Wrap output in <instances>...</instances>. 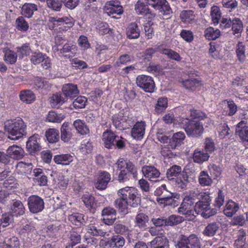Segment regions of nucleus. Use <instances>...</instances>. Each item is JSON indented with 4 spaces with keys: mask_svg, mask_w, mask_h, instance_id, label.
I'll return each instance as SVG.
<instances>
[{
    "mask_svg": "<svg viewBox=\"0 0 248 248\" xmlns=\"http://www.w3.org/2000/svg\"><path fill=\"white\" fill-rule=\"evenodd\" d=\"M73 126L81 135H84L89 133V129L83 121L80 119L76 120L74 122Z\"/></svg>",
    "mask_w": 248,
    "mask_h": 248,
    "instance_id": "8fccbe9b",
    "label": "nucleus"
},
{
    "mask_svg": "<svg viewBox=\"0 0 248 248\" xmlns=\"http://www.w3.org/2000/svg\"><path fill=\"white\" fill-rule=\"evenodd\" d=\"M112 121L113 125L117 129L121 130L127 127V125L124 124V123L126 122L128 120L124 116V113L123 111L114 115L112 117Z\"/></svg>",
    "mask_w": 248,
    "mask_h": 248,
    "instance_id": "cd10ccee",
    "label": "nucleus"
},
{
    "mask_svg": "<svg viewBox=\"0 0 248 248\" xmlns=\"http://www.w3.org/2000/svg\"><path fill=\"white\" fill-rule=\"evenodd\" d=\"M239 204L232 200L226 203L223 210L224 214L228 217H232L239 209Z\"/></svg>",
    "mask_w": 248,
    "mask_h": 248,
    "instance_id": "72a5a7b5",
    "label": "nucleus"
},
{
    "mask_svg": "<svg viewBox=\"0 0 248 248\" xmlns=\"http://www.w3.org/2000/svg\"><path fill=\"white\" fill-rule=\"evenodd\" d=\"M32 180L34 184L39 186H46L47 185V177L45 175L43 170L36 168L33 170Z\"/></svg>",
    "mask_w": 248,
    "mask_h": 248,
    "instance_id": "aec40b11",
    "label": "nucleus"
},
{
    "mask_svg": "<svg viewBox=\"0 0 248 248\" xmlns=\"http://www.w3.org/2000/svg\"><path fill=\"white\" fill-rule=\"evenodd\" d=\"M111 179L110 174L105 171H101L98 175L97 181L95 184V187L100 190H104Z\"/></svg>",
    "mask_w": 248,
    "mask_h": 248,
    "instance_id": "b1692460",
    "label": "nucleus"
},
{
    "mask_svg": "<svg viewBox=\"0 0 248 248\" xmlns=\"http://www.w3.org/2000/svg\"><path fill=\"white\" fill-rule=\"evenodd\" d=\"M135 10L138 15L146 16L148 19L155 17V14L152 12L148 6L142 0H139L135 5Z\"/></svg>",
    "mask_w": 248,
    "mask_h": 248,
    "instance_id": "f3484780",
    "label": "nucleus"
},
{
    "mask_svg": "<svg viewBox=\"0 0 248 248\" xmlns=\"http://www.w3.org/2000/svg\"><path fill=\"white\" fill-rule=\"evenodd\" d=\"M66 101L62 94H54L50 99V104L53 108H58Z\"/></svg>",
    "mask_w": 248,
    "mask_h": 248,
    "instance_id": "13d9d810",
    "label": "nucleus"
},
{
    "mask_svg": "<svg viewBox=\"0 0 248 248\" xmlns=\"http://www.w3.org/2000/svg\"><path fill=\"white\" fill-rule=\"evenodd\" d=\"M142 175L151 182H156L160 176L158 169L153 165H144L141 168Z\"/></svg>",
    "mask_w": 248,
    "mask_h": 248,
    "instance_id": "f8f14e48",
    "label": "nucleus"
},
{
    "mask_svg": "<svg viewBox=\"0 0 248 248\" xmlns=\"http://www.w3.org/2000/svg\"><path fill=\"white\" fill-rule=\"evenodd\" d=\"M39 140L38 134H34L29 138L26 143V148L30 154L35 153L41 150V146L38 141Z\"/></svg>",
    "mask_w": 248,
    "mask_h": 248,
    "instance_id": "412c9836",
    "label": "nucleus"
},
{
    "mask_svg": "<svg viewBox=\"0 0 248 248\" xmlns=\"http://www.w3.org/2000/svg\"><path fill=\"white\" fill-rule=\"evenodd\" d=\"M176 246L177 248H201V242L197 235L192 234L188 237L183 235Z\"/></svg>",
    "mask_w": 248,
    "mask_h": 248,
    "instance_id": "0eeeda50",
    "label": "nucleus"
},
{
    "mask_svg": "<svg viewBox=\"0 0 248 248\" xmlns=\"http://www.w3.org/2000/svg\"><path fill=\"white\" fill-rule=\"evenodd\" d=\"M114 231L117 234L128 235L130 232L128 227L123 224L120 221H117L114 225Z\"/></svg>",
    "mask_w": 248,
    "mask_h": 248,
    "instance_id": "864d4df0",
    "label": "nucleus"
},
{
    "mask_svg": "<svg viewBox=\"0 0 248 248\" xmlns=\"http://www.w3.org/2000/svg\"><path fill=\"white\" fill-rule=\"evenodd\" d=\"M46 5L48 8L55 12H59L62 7V0H46Z\"/></svg>",
    "mask_w": 248,
    "mask_h": 248,
    "instance_id": "69168bd1",
    "label": "nucleus"
},
{
    "mask_svg": "<svg viewBox=\"0 0 248 248\" xmlns=\"http://www.w3.org/2000/svg\"><path fill=\"white\" fill-rule=\"evenodd\" d=\"M245 46L242 42H239L236 47V53L237 59L241 62H243L246 60Z\"/></svg>",
    "mask_w": 248,
    "mask_h": 248,
    "instance_id": "bf43d9fd",
    "label": "nucleus"
},
{
    "mask_svg": "<svg viewBox=\"0 0 248 248\" xmlns=\"http://www.w3.org/2000/svg\"><path fill=\"white\" fill-rule=\"evenodd\" d=\"M44 200L36 195H31L28 199V205L30 211L36 214L41 212L44 208Z\"/></svg>",
    "mask_w": 248,
    "mask_h": 248,
    "instance_id": "9d476101",
    "label": "nucleus"
},
{
    "mask_svg": "<svg viewBox=\"0 0 248 248\" xmlns=\"http://www.w3.org/2000/svg\"><path fill=\"white\" fill-rule=\"evenodd\" d=\"M182 172L183 170L181 166L173 165L167 170L166 177L169 180L174 182Z\"/></svg>",
    "mask_w": 248,
    "mask_h": 248,
    "instance_id": "58836bf2",
    "label": "nucleus"
},
{
    "mask_svg": "<svg viewBox=\"0 0 248 248\" xmlns=\"http://www.w3.org/2000/svg\"><path fill=\"white\" fill-rule=\"evenodd\" d=\"M155 9L158 10L159 13L165 16H170L172 13V9L166 0H163Z\"/></svg>",
    "mask_w": 248,
    "mask_h": 248,
    "instance_id": "5fc2aeb1",
    "label": "nucleus"
},
{
    "mask_svg": "<svg viewBox=\"0 0 248 248\" xmlns=\"http://www.w3.org/2000/svg\"><path fill=\"white\" fill-rule=\"evenodd\" d=\"M89 224L87 226L88 232L93 236H104L106 232L100 228V222L95 218H89Z\"/></svg>",
    "mask_w": 248,
    "mask_h": 248,
    "instance_id": "2eb2a0df",
    "label": "nucleus"
},
{
    "mask_svg": "<svg viewBox=\"0 0 248 248\" xmlns=\"http://www.w3.org/2000/svg\"><path fill=\"white\" fill-rule=\"evenodd\" d=\"M140 30L135 22L128 24L126 29L127 37L130 39L138 38L140 35Z\"/></svg>",
    "mask_w": 248,
    "mask_h": 248,
    "instance_id": "c9c22d12",
    "label": "nucleus"
},
{
    "mask_svg": "<svg viewBox=\"0 0 248 248\" xmlns=\"http://www.w3.org/2000/svg\"><path fill=\"white\" fill-rule=\"evenodd\" d=\"M60 133L55 128H49L46 132V137L49 143H54L58 142L60 139Z\"/></svg>",
    "mask_w": 248,
    "mask_h": 248,
    "instance_id": "de8ad7c7",
    "label": "nucleus"
},
{
    "mask_svg": "<svg viewBox=\"0 0 248 248\" xmlns=\"http://www.w3.org/2000/svg\"><path fill=\"white\" fill-rule=\"evenodd\" d=\"M178 212L184 215L187 220H190L194 219V206L190 205L186 202L183 201L180 206L178 208Z\"/></svg>",
    "mask_w": 248,
    "mask_h": 248,
    "instance_id": "5701e85b",
    "label": "nucleus"
},
{
    "mask_svg": "<svg viewBox=\"0 0 248 248\" xmlns=\"http://www.w3.org/2000/svg\"><path fill=\"white\" fill-rule=\"evenodd\" d=\"M75 132L74 127L68 123H64L61 128V139L64 142L68 143L73 138Z\"/></svg>",
    "mask_w": 248,
    "mask_h": 248,
    "instance_id": "ddd939ff",
    "label": "nucleus"
},
{
    "mask_svg": "<svg viewBox=\"0 0 248 248\" xmlns=\"http://www.w3.org/2000/svg\"><path fill=\"white\" fill-rule=\"evenodd\" d=\"M116 135L111 131L107 130L103 134V140L105 147L112 149L115 147V141Z\"/></svg>",
    "mask_w": 248,
    "mask_h": 248,
    "instance_id": "f704fd0d",
    "label": "nucleus"
},
{
    "mask_svg": "<svg viewBox=\"0 0 248 248\" xmlns=\"http://www.w3.org/2000/svg\"><path fill=\"white\" fill-rule=\"evenodd\" d=\"M16 28L19 31L25 32L29 29V26L28 22L22 16L18 17L16 19Z\"/></svg>",
    "mask_w": 248,
    "mask_h": 248,
    "instance_id": "774afa93",
    "label": "nucleus"
},
{
    "mask_svg": "<svg viewBox=\"0 0 248 248\" xmlns=\"http://www.w3.org/2000/svg\"><path fill=\"white\" fill-rule=\"evenodd\" d=\"M235 133L243 143H248V125L246 121L242 120L237 124Z\"/></svg>",
    "mask_w": 248,
    "mask_h": 248,
    "instance_id": "4468645a",
    "label": "nucleus"
},
{
    "mask_svg": "<svg viewBox=\"0 0 248 248\" xmlns=\"http://www.w3.org/2000/svg\"><path fill=\"white\" fill-rule=\"evenodd\" d=\"M124 243L125 240L123 237L114 235L107 241L106 246L112 248H121L124 246Z\"/></svg>",
    "mask_w": 248,
    "mask_h": 248,
    "instance_id": "79ce46f5",
    "label": "nucleus"
},
{
    "mask_svg": "<svg viewBox=\"0 0 248 248\" xmlns=\"http://www.w3.org/2000/svg\"><path fill=\"white\" fill-rule=\"evenodd\" d=\"M209 154L200 149H196L193 154V159L194 162L201 164L208 160Z\"/></svg>",
    "mask_w": 248,
    "mask_h": 248,
    "instance_id": "37998d69",
    "label": "nucleus"
},
{
    "mask_svg": "<svg viewBox=\"0 0 248 248\" xmlns=\"http://www.w3.org/2000/svg\"><path fill=\"white\" fill-rule=\"evenodd\" d=\"M4 129L11 140H17L26 135L27 125L22 119L17 117L10 119L4 123Z\"/></svg>",
    "mask_w": 248,
    "mask_h": 248,
    "instance_id": "f03ea898",
    "label": "nucleus"
},
{
    "mask_svg": "<svg viewBox=\"0 0 248 248\" xmlns=\"http://www.w3.org/2000/svg\"><path fill=\"white\" fill-rule=\"evenodd\" d=\"M16 167L18 172L27 173L31 171L32 169V164L31 163L20 161L16 164Z\"/></svg>",
    "mask_w": 248,
    "mask_h": 248,
    "instance_id": "680f3d73",
    "label": "nucleus"
},
{
    "mask_svg": "<svg viewBox=\"0 0 248 248\" xmlns=\"http://www.w3.org/2000/svg\"><path fill=\"white\" fill-rule=\"evenodd\" d=\"M7 150V153L10 155L11 158L15 160H20L23 158L25 155L24 150L20 146L13 145L9 146Z\"/></svg>",
    "mask_w": 248,
    "mask_h": 248,
    "instance_id": "c85d7f7f",
    "label": "nucleus"
},
{
    "mask_svg": "<svg viewBox=\"0 0 248 248\" xmlns=\"http://www.w3.org/2000/svg\"><path fill=\"white\" fill-rule=\"evenodd\" d=\"M225 197V192L223 190L219 189L217 192V195L214 201L213 206L215 207L214 208L217 210V209H219L224 204Z\"/></svg>",
    "mask_w": 248,
    "mask_h": 248,
    "instance_id": "e2e57ef3",
    "label": "nucleus"
},
{
    "mask_svg": "<svg viewBox=\"0 0 248 248\" xmlns=\"http://www.w3.org/2000/svg\"><path fill=\"white\" fill-rule=\"evenodd\" d=\"M185 130L188 136L198 137L203 133L204 129L201 122L195 120H187Z\"/></svg>",
    "mask_w": 248,
    "mask_h": 248,
    "instance_id": "423d86ee",
    "label": "nucleus"
},
{
    "mask_svg": "<svg viewBox=\"0 0 248 248\" xmlns=\"http://www.w3.org/2000/svg\"><path fill=\"white\" fill-rule=\"evenodd\" d=\"M62 91L63 92L62 94L65 97V99L67 97L73 99L78 96L79 93L78 86L72 83L64 84L62 87Z\"/></svg>",
    "mask_w": 248,
    "mask_h": 248,
    "instance_id": "393cba45",
    "label": "nucleus"
},
{
    "mask_svg": "<svg viewBox=\"0 0 248 248\" xmlns=\"http://www.w3.org/2000/svg\"><path fill=\"white\" fill-rule=\"evenodd\" d=\"M204 35L205 38L209 40H216L220 36V31L217 29L210 27L205 30Z\"/></svg>",
    "mask_w": 248,
    "mask_h": 248,
    "instance_id": "6e6d98bb",
    "label": "nucleus"
},
{
    "mask_svg": "<svg viewBox=\"0 0 248 248\" xmlns=\"http://www.w3.org/2000/svg\"><path fill=\"white\" fill-rule=\"evenodd\" d=\"M168 107V99L166 97H162L157 99L155 105V111L160 114L165 111Z\"/></svg>",
    "mask_w": 248,
    "mask_h": 248,
    "instance_id": "603ef678",
    "label": "nucleus"
},
{
    "mask_svg": "<svg viewBox=\"0 0 248 248\" xmlns=\"http://www.w3.org/2000/svg\"><path fill=\"white\" fill-rule=\"evenodd\" d=\"M13 202L11 207V213L13 216H22L25 213V208L22 202L19 200H12Z\"/></svg>",
    "mask_w": 248,
    "mask_h": 248,
    "instance_id": "4c0bfd02",
    "label": "nucleus"
},
{
    "mask_svg": "<svg viewBox=\"0 0 248 248\" xmlns=\"http://www.w3.org/2000/svg\"><path fill=\"white\" fill-rule=\"evenodd\" d=\"M199 182L202 186H210L213 183L211 177L207 171H202L199 176Z\"/></svg>",
    "mask_w": 248,
    "mask_h": 248,
    "instance_id": "3c124183",
    "label": "nucleus"
},
{
    "mask_svg": "<svg viewBox=\"0 0 248 248\" xmlns=\"http://www.w3.org/2000/svg\"><path fill=\"white\" fill-rule=\"evenodd\" d=\"M102 216L103 222L108 225H112L116 221V210L112 207L108 206L103 208L102 211Z\"/></svg>",
    "mask_w": 248,
    "mask_h": 248,
    "instance_id": "dca6fc26",
    "label": "nucleus"
},
{
    "mask_svg": "<svg viewBox=\"0 0 248 248\" xmlns=\"http://www.w3.org/2000/svg\"><path fill=\"white\" fill-rule=\"evenodd\" d=\"M204 194H205V192H200L198 189L187 191L183 194V201L190 205L194 206L198 202V200L201 199Z\"/></svg>",
    "mask_w": 248,
    "mask_h": 248,
    "instance_id": "9b49d317",
    "label": "nucleus"
},
{
    "mask_svg": "<svg viewBox=\"0 0 248 248\" xmlns=\"http://www.w3.org/2000/svg\"><path fill=\"white\" fill-rule=\"evenodd\" d=\"M246 230L240 229L237 233V239L235 240L234 246L235 248H247L246 240L247 238Z\"/></svg>",
    "mask_w": 248,
    "mask_h": 248,
    "instance_id": "e433bc0d",
    "label": "nucleus"
},
{
    "mask_svg": "<svg viewBox=\"0 0 248 248\" xmlns=\"http://www.w3.org/2000/svg\"><path fill=\"white\" fill-rule=\"evenodd\" d=\"M20 243L16 237L6 238L3 244V248H19Z\"/></svg>",
    "mask_w": 248,
    "mask_h": 248,
    "instance_id": "4d7b16f0",
    "label": "nucleus"
},
{
    "mask_svg": "<svg viewBox=\"0 0 248 248\" xmlns=\"http://www.w3.org/2000/svg\"><path fill=\"white\" fill-rule=\"evenodd\" d=\"M77 46L71 43L65 44L62 48L60 49L61 53L63 54L68 53V54H65V56H68L69 58L74 56L77 53Z\"/></svg>",
    "mask_w": 248,
    "mask_h": 248,
    "instance_id": "a18cd8bd",
    "label": "nucleus"
},
{
    "mask_svg": "<svg viewBox=\"0 0 248 248\" xmlns=\"http://www.w3.org/2000/svg\"><path fill=\"white\" fill-rule=\"evenodd\" d=\"M186 138L183 132H178L173 134L172 138L170 139L169 144L171 150L175 149L177 147L180 146Z\"/></svg>",
    "mask_w": 248,
    "mask_h": 248,
    "instance_id": "2f4dec72",
    "label": "nucleus"
},
{
    "mask_svg": "<svg viewBox=\"0 0 248 248\" xmlns=\"http://www.w3.org/2000/svg\"><path fill=\"white\" fill-rule=\"evenodd\" d=\"M154 194L157 196L156 201L158 203L164 207L166 206L174 207L177 204V201L174 199L175 193L169 191L165 184L157 187Z\"/></svg>",
    "mask_w": 248,
    "mask_h": 248,
    "instance_id": "7ed1b4c3",
    "label": "nucleus"
},
{
    "mask_svg": "<svg viewBox=\"0 0 248 248\" xmlns=\"http://www.w3.org/2000/svg\"><path fill=\"white\" fill-rule=\"evenodd\" d=\"M34 83L38 89H41L48 90L51 88V85L48 81L41 78L37 77L35 78Z\"/></svg>",
    "mask_w": 248,
    "mask_h": 248,
    "instance_id": "0e129e2a",
    "label": "nucleus"
},
{
    "mask_svg": "<svg viewBox=\"0 0 248 248\" xmlns=\"http://www.w3.org/2000/svg\"><path fill=\"white\" fill-rule=\"evenodd\" d=\"M104 11L109 16L116 14L121 15L124 13L122 6L119 1H110L108 2L104 8Z\"/></svg>",
    "mask_w": 248,
    "mask_h": 248,
    "instance_id": "6ab92c4d",
    "label": "nucleus"
},
{
    "mask_svg": "<svg viewBox=\"0 0 248 248\" xmlns=\"http://www.w3.org/2000/svg\"><path fill=\"white\" fill-rule=\"evenodd\" d=\"M219 229V225L216 222H211L207 224L202 232V234L206 236H214Z\"/></svg>",
    "mask_w": 248,
    "mask_h": 248,
    "instance_id": "c03bdc74",
    "label": "nucleus"
},
{
    "mask_svg": "<svg viewBox=\"0 0 248 248\" xmlns=\"http://www.w3.org/2000/svg\"><path fill=\"white\" fill-rule=\"evenodd\" d=\"M118 170L125 169L135 180L138 179V169L133 162L129 160L120 158L116 163Z\"/></svg>",
    "mask_w": 248,
    "mask_h": 248,
    "instance_id": "6e6552de",
    "label": "nucleus"
},
{
    "mask_svg": "<svg viewBox=\"0 0 248 248\" xmlns=\"http://www.w3.org/2000/svg\"><path fill=\"white\" fill-rule=\"evenodd\" d=\"M157 50L161 54L166 55L169 59L177 62H180L182 59L179 53L170 48H166L164 44L159 45L157 47Z\"/></svg>",
    "mask_w": 248,
    "mask_h": 248,
    "instance_id": "a878e982",
    "label": "nucleus"
},
{
    "mask_svg": "<svg viewBox=\"0 0 248 248\" xmlns=\"http://www.w3.org/2000/svg\"><path fill=\"white\" fill-rule=\"evenodd\" d=\"M53 160L57 164L63 166L69 165L74 160V156L69 154L57 155Z\"/></svg>",
    "mask_w": 248,
    "mask_h": 248,
    "instance_id": "ea45409f",
    "label": "nucleus"
},
{
    "mask_svg": "<svg viewBox=\"0 0 248 248\" xmlns=\"http://www.w3.org/2000/svg\"><path fill=\"white\" fill-rule=\"evenodd\" d=\"M232 31L236 36H239L243 29V24L240 18L234 17L232 19Z\"/></svg>",
    "mask_w": 248,
    "mask_h": 248,
    "instance_id": "09e8293b",
    "label": "nucleus"
},
{
    "mask_svg": "<svg viewBox=\"0 0 248 248\" xmlns=\"http://www.w3.org/2000/svg\"><path fill=\"white\" fill-rule=\"evenodd\" d=\"M189 173L188 172L184 170L183 172L174 180V182L178 188L181 189L187 188L188 184L192 179Z\"/></svg>",
    "mask_w": 248,
    "mask_h": 248,
    "instance_id": "4be33fe9",
    "label": "nucleus"
},
{
    "mask_svg": "<svg viewBox=\"0 0 248 248\" xmlns=\"http://www.w3.org/2000/svg\"><path fill=\"white\" fill-rule=\"evenodd\" d=\"M118 198L114 201L115 207L120 212L126 214L128 213L127 206L136 207L140 202V198L137 189L133 187L126 186L119 189L117 192Z\"/></svg>",
    "mask_w": 248,
    "mask_h": 248,
    "instance_id": "f257e3e1",
    "label": "nucleus"
},
{
    "mask_svg": "<svg viewBox=\"0 0 248 248\" xmlns=\"http://www.w3.org/2000/svg\"><path fill=\"white\" fill-rule=\"evenodd\" d=\"M149 220V218L148 215L143 213H140L135 217V226L144 230L147 228Z\"/></svg>",
    "mask_w": 248,
    "mask_h": 248,
    "instance_id": "473e14b6",
    "label": "nucleus"
},
{
    "mask_svg": "<svg viewBox=\"0 0 248 248\" xmlns=\"http://www.w3.org/2000/svg\"><path fill=\"white\" fill-rule=\"evenodd\" d=\"M151 248H169V241L164 235L156 236L151 242Z\"/></svg>",
    "mask_w": 248,
    "mask_h": 248,
    "instance_id": "7c9ffc66",
    "label": "nucleus"
},
{
    "mask_svg": "<svg viewBox=\"0 0 248 248\" xmlns=\"http://www.w3.org/2000/svg\"><path fill=\"white\" fill-rule=\"evenodd\" d=\"M137 85L146 92L152 93L154 91L155 84L153 78L149 76L141 75L137 77Z\"/></svg>",
    "mask_w": 248,
    "mask_h": 248,
    "instance_id": "1a4fd4ad",
    "label": "nucleus"
},
{
    "mask_svg": "<svg viewBox=\"0 0 248 248\" xmlns=\"http://www.w3.org/2000/svg\"><path fill=\"white\" fill-rule=\"evenodd\" d=\"M19 98L24 103L31 104L34 101L35 95L31 90H23L20 93Z\"/></svg>",
    "mask_w": 248,
    "mask_h": 248,
    "instance_id": "49530a36",
    "label": "nucleus"
},
{
    "mask_svg": "<svg viewBox=\"0 0 248 248\" xmlns=\"http://www.w3.org/2000/svg\"><path fill=\"white\" fill-rule=\"evenodd\" d=\"M38 10V6L31 3H26L22 7L21 14L25 17L31 18L34 13Z\"/></svg>",
    "mask_w": 248,
    "mask_h": 248,
    "instance_id": "a19ab883",
    "label": "nucleus"
},
{
    "mask_svg": "<svg viewBox=\"0 0 248 248\" xmlns=\"http://www.w3.org/2000/svg\"><path fill=\"white\" fill-rule=\"evenodd\" d=\"M68 219L73 224L78 226H84L87 222L89 218L85 215L79 213H74L69 215Z\"/></svg>",
    "mask_w": 248,
    "mask_h": 248,
    "instance_id": "bb28decb",
    "label": "nucleus"
},
{
    "mask_svg": "<svg viewBox=\"0 0 248 248\" xmlns=\"http://www.w3.org/2000/svg\"><path fill=\"white\" fill-rule=\"evenodd\" d=\"M17 57V52L16 53L10 49H7L5 52L4 60L8 63L14 64L16 62Z\"/></svg>",
    "mask_w": 248,
    "mask_h": 248,
    "instance_id": "338daca9",
    "label": "nucleus"
},
{
    "mask_svg": "<svg viewBox=\"0 0 248 248\" xmlns=\"http://www.w3.org/2000/svg\"><path fill=\"white\" fill-rule=\"evenodd\" d=\"M194 12L192 10H183L180 14V18L182 22L190 23L195 19Z\"/></svg>",
    "mask_w": 248,
    "mask_h": 248,
    "instance_id": "052dcab7",
    "label": "nucleus"
},
{
    "mask_svg": "<svg viewBox=\"0 0 248 248\" xmlns=\"http://www.w3.org/2000/svg\"><path fill=\"white\" fill-rule=\"evenodd\" d=\"M49 29L51 30H55V27L60 25H66V26L60 28L62 31H67L74 25V20L71 16H63L62 17H49L48 19Z\"/></svg>",
    "mask_w": 248,
    "mask_h": 248,
    "instance_id": "39448f33",
    "label": "nucleus"
},
{
    "mask_svg": "<svg viewBox=\"0 0 248 248\" xmlns=\"http://www.w3.org/2000/svg\"><path fill=\"white\" fill-rule=\"evenodd\" d=\"M211 197L209 193L205 192L201 199L198 200V202L194 205V211L197 214H200L205 218L216 215L217 210L216 208H211L210 202Z\"/></svg>",
    "mask_w": 248,
    "mask_h": 248,
    "instance_id": "20e7f679",
    "label": "nucleus"
},
{
    "mask_svg": "<svg viewBox=\"0 0 248 248\" xmlns=\"http://www.w3.org/2000/svg\"><path fill=\"white\" fill-rule=\"evenodd\" d=\"M146 126V124L144 121L137 122L131 129L132 137L138 140L142 139L145 135Z\"/></svg>",
    "mask_w": 248,
    "mask_h": 248,
    "instance_id": "a211bd4d",
    "label": "nucleus"
},
{
    "mask_svg": "<svg viewBox=\"0 0 248 248\" xmlns=\"http://www.w3.org/2000/svg\"><path fill=\"white\" fill-rule=\"evenodd\" d=\"M81 200L90 212L93 214L95 212L97 207L96 202L93 195L89 193H85L82 196Z\"/></svg>",
    "mask_w": 248,
    "mask_h": 248,
    "instance_id": "c756f323",
    "label": "nucleus"
}]
</instances>
